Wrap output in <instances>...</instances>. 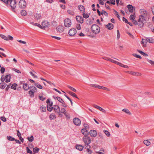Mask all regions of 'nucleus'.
<instances>
[{"mask_svg":"<svg viewBox=\"0 0 154 154\" xmlns=\"http://www.w3.org/2000/svg\"><path fill=\"white\" fill-rule=\"evenodd\" d=\"M53 97L55 99H56V98L57 100L60 103H61V102H63V99L60 97H55L54 96H53Z\"/></svg>","mask_w":154,"mask_h":154,"instance_id":"obj_38","label":"nucleus"},{"mask_svg":"<svg viewBox=\"0 0 154 154\" xmlns=\"http://www.w3.org/2000/svg\"><path fill=\"white\" fill-rule=\"evenodd\" d=\"M140 12L142 14V15H143V16L145 17L146 16L147 14V12L144 9H141L140 10Z\"/></svg>","mask_w":154,"mask_h":154,"instance_id":"obj_24","label":"nucleus"},{"mask_svg":"<svg viewBox=\"0 0 154 154\" xmlns=\"http://www.w3.org/2000/svg\"><path fill=\"white\" fill-rule=\"evenodd\" d=\"M129 12L131 13H132L133 11V7L130 5H129L127 6Z\"/></svg>","mask_w":154,"mask_h":154,"instance_id":"obj_23","label":"nucleus"},{"mask_svg":"<svg viewBox=\"0 0 154 154\" xmlns=\"http://www.w3.org/2000/svg\"><path fill=\"white\" fill-rule=\"evenodd\" d=\"M83 125L84 126V128H83V129H86L89 130V126L88 124H84Z\"/></svg>","mask_w":154,"mask_h":154,"instance_id":"obj_53","label":"nucleus"},{"mask_svg":"<svg viewBox=\"0 0 154 154\" xmlns=\"http://www.w3.org/2000/svg\"><path fill=\"white\" fill-rule=\"evenodd\" d=\"M77 21L79 23L82 24L84 22V19L82 16H77L75 17Z\"/></svg>","mask_w":154,"mask_h":154,"instance_id":"obj_10","label":"nucleus"},{"mask_svg":"<svg viewBox=\"0 0 154 154\" xmlns=\"http://www.w3.org/2000/svg\"><path fill=\"white\" fill-rule=\"evenodd\" d=\"M17 86V84L14 83L12 84L11 87V88L15 90L16 89V87Z\"/></svg>","mask_w":154,"mask_h":154,"instance_id":"obj_31","label":"nucleus"},{"mask_svg":"<svg viewBox=\"0 0 154 154\" xmlns=\"http://www.w3.org/2000/svg\"><path fill=\"white\" fill-rule=\"evenodd\" d=\"M23 88L25 91H27L29 89L30 87H29V85L25 83L23 84Z\"/></svg>","mask_w":154,"mask_h":154,"instance_id":"obj_19","label":"nucleus"},{"mask_svg":"<svg viewBox=\"0 0 154 154\" xmlns=\"http://www.w3.org/2000/svg\"><path fill=\"white\" fill-rule=\"evenodd\" d=\"M29 73L31 75L34 77L35 78H37V76L36 75H35L32 72H30Z\"/></svg>","mask_w":154,"mask_h":154,"instance_id":"obj_63","label":"nucleus"},{"mask_svg":"<svg viewBox=\"0 0 154 154\" xmlns=\"http://www.w3.org/2000/svg\"><path fill=\"white\" fill-rule=\"evenodd\" d=\"M91 86L92 87L94 88H97L100 89H101V86L93 84Z\"/></svg>","mask_w":154,"mask_h":154,"instance_id":"obj_47","label":"nucleus"},{"mask_svg":"<svg viewBox=\"0 0 154 154\" xmlns=\"http://www.w3.org/2000/svg\"><path fill=\"white\" fill-rule=\"evenodd\" d=\"M133 55L134 57H136L138 58L141 59L142 58L141 56L140 55H137V54H133Z\"/></svg>","mask_w":154,"mask_h":154,"instance_id":"obj_58","label":"nucleus"},{"mask_svg":"<svg viewBox=\"0 0 154 154\" xmlns=\"http://www.w3.org/2000/svg\"><path fill=\"white\" fill-rule=\"evenodd\" d=\"M105 27L107 28L109 30H111L113 29L114 26L112 23H109L107 25L105 26Z\"/></svg>","mask_w":154,"mask_h":154,"instance_id":"obj_15","label":"nucleus"},{"mask_svg":"<svg viewBox=\"0 0 154 154\" xmlns=\"http://www.w3.org/2000/svg\"><path fill=\"white\" fill-rule=\"evenodd\" d=\"M38 97L40 100L42 101L45 100L46 99V98L44 97L43 96H39Z\"/></svg>","mask_w":154,"mask_h":154,"instance_id":"obj_55","label":"nucleus"},{"mask_svg":"<svg viewBox=\"0 0 154 154\" xmlns=\"http://www.w3.org/2000/svg\"><path fill=\"white\" fill-rule=\"evenodd\" d=\"M126 72L133 75H136V72L132 71H127Z\"/></svg>","mask_w":154,"mask_h":154,"instance_id":"obj_50","label":"nucleus"},{"mask_svg":"<svg viewBox=\"0 0 154 154\" xmlns=\"http://www.w3.org/2000/svg\"><path fill=\"white\" fill-rule=\"evenodd\" d=\"M53 109L55 112L59 113L60 112V108L59 106L57 105L53 106Z\"/></svg>","mask_w":154,"mask_h":154,"instance_id":"obj_12","label":"nucleus"},{"mask_svg":"<svg viewBox=\"0 0 154 154\" xmlns=\"http://www.w3.org/2000/svg\"><path fill=\"white\" fill-rule=\"evenodd\" d=\"M26 3L24 0H20L19 3V6L20 8H23L26 7Z\"/></svg>","mask_w":154,"mask_h":154,"instance_id":"obj_7","label":"nucleus"},{"mask_svg":"<svg viewBox=\"0 0 154 154\" xmlns=\"http://www.w3.org/2000/svg\"><path fill=\"white\" fill-rule=\"evenodd\" d=\"M49 118L51 120L54 119L56 118V115L53 114H51L49 116Z\"/></svg>","mask_w":154,"mask_h":154,"instance_id":"obj_28","label":"nucleus"},{"mask_svg":"<svg viewBox=\"0 0 154 154\" xmlns=\"http://www.w3.org/2000/svg\"><path fill=\"white\" fill-rule=\"evenodd\" d=\"M34 17L35 19L38 20L41 19V15L40 14H36L35 15Z\"/></svg>","mask_w":154,"mask_h":154,"instance_id":"obj_27","label":"nucleus"},{"mask_svg":"<svg viewBox=\"0 0 154 154\" xmlns=\"http://www.w3.org/2000/svg\"><path fill=\"white\" fill-rule=\"evenodd\" d=\"M76 30L75 28H73L70 29L68 32L69 35L71 36H74L76 33Z\"/></svg>","mask_w":154,"mask_h":154,"instance_id":"obj_9","label":"nucleus"},{"mask_svg":"<svg viewBox=\"0 0 154 154\" xmlns=\"http://www.w3.org/2000/svg\"><path fill=\"white\" fill-rule=\"evenodd\" d=\"M34 85L36 87L40 89H42L43 88L42 86L38 83H35Z\"/></svg>","mask_w":154,"mask_h":154,"instance_id":"obj_29","label":"nucleus"},{"mask_svg":"<svg viewBox=\"0 0 154 154\" xmlns=\"http://www.w3.org/2000/svg\"><path fill=\"white\" fill-rule=\"evenodd\" d=\"M20 13L23 16H25L27 14V12L26 11L24 10H22Z\"/></svg>","mask_w":154,"mask_h":154,"instance_id":"obj_41","label":"nucleus"},{"mask_svg":"<svg viewBox=\"0 0 154 154\" xmlns=\"http://www.w3.org/2000/svg\"><path fill=\"white\" fill-rule=\"evenodd\" d=\"M101 14L102 15H103V14L106 16V17L108 16V13L104 10H102L101 12Z\"/></svg>","mask_w":154,"mask_h":154,"instance_id":"obj_45","label":"nucleus"},{"mask_svg":"<svg viewBox=\"0 0 154 154\" xmlns=\"http://www.w3.org/2000/svg\"><path fill=\"white\" fill-rule=\"evenodd\" d=\"M88 130L86 129H82L81 130L82 133L85 135L87 136L89 134V132L88 131Z\"/></svg>","mask_w":154,"mask_h":154,"instance_id":"obj_14","label":"nucleus"},{"mask_svg":"<svg viewBox=\"0 0 154 154\" xmlns=\"http://www.w3.org/2000/svg\"><path fill=\"white\" fill-rule=\"evenodd\" d=\"M0 36L3 39H4L8 41V38L5 35H4L0 34Z\"/></svg>","mask_w":154,"mask_h":154,"instance_id":"obj_37","label":"nucleus"},{"mask_svg":"<svg viewBox=\"0 0 154 154\" xmlns=\"http://www.w3.org/2000/svg\"><path fill=\"white\" fill-rule=\"evenodd\" d=\"M122 111L125 112L127 114L129 115L131 114V113L128 109H124L122 110Z\"/></svg>","mask_w":154,"mask_h":154,"instance_id":"obj_35","label":"nucleus"},{"mask_svg":"<svg viewBox=\"0 0 154 154\" xmlns=\"http://www.w3.org/2000/svg\"><path fill=\"white\" fill-rule=\"evenodd\" d=\"M60 112L63 113L65 116H66V112L65 108H62L61 109V111H60Z\"/></svg>","mask_w":154,"mask_h":154,"instance_id":"obj_43","label":"nucleus"},{"mask_svg":"<svg viewBox=\"0 0 154 154\" xmlns=\"http://www.w3.org/2000/svg\"><path fill=\"white\" fill-rule=\"evenodd\" d=\"M82 139L85 144H89L91 142V138L87 136H84Z\"/></svg>","mask_w":154,"mask_h":154,"instance_id":"obj_6","label":"nucleus"},{"mask_svg":"<svg viewBox=\"0 0 154 154\" xmlns=\"http://www.w3.org/2000/svg\"><path fill=\"white\" fill-rule=\"evenodd\" d=\"M110 61L111 62L114 63L115 64H116L117 65H118V63L119 62L113 59H110Z\"/></svg>","mask_w":154,"mask_h":154,"instance_id":"obj_56","label":"nucleus"},{"mask_svg":"<svg viewBox=\"0 0 154 154\" xmlns=\"http://www.w3.org/2000/svg\"><path fill=\"white\" fill-rule=\"evenodd\" d=\"M67 12L69 14L72 16H73L75 14V13L73 11L70 10H69L67 11Z\"/></svg>","mask_w":154,"mask_h":154,"instance_id":"obj_42","label":"nucleus"},{"mask_svg":"<svg viewBox=\"0 0 154 154\" xmlns=\"http://www.w3.org/2000/svg\"><path fill=\"white\" fill-rule=\"evenodd\" d=\"M73 122L75 125L78 126H79L81 124V120L78 118H74L73 120Z\"/></svg>","mask_w":154,"mask_h":154,"instance_id":"obj_8","label":"nucleus"},{"mask_svg":"<svg viewBox=\"0 0 154 154\" xmlns=\"http://www.w3.org/2000/svg\"><path fill=\"white\" fill-rule=\"evenodd\" d=\"M147 42L151 43H154V39L152 38L146 37Z\"/></svg>","mask_w":154,"mask_h":154,"instance_id":"obj_22","label":"nucleus"},{"mask_svg":"<svg viewBox=\"0 0 154 154\" xmlns=\"http://www.w3.org/2000/svg\"><path fill=\"white\" fill-rule=\"evenodd\" d=\"M72 24V22L70 19L68 18L65 19L64 20V25L66 27H69Z\"/></svg>","mask_w":154,"mask_h":154,"instance_id":"obj_4","label":"nucleus"},{"mask_svg":"<svg viewBox=\"0 0 154 154\" xmlns=\"http://www.w3.org/2000/svg\"><path fill=\"white\" fill-rule=\"evenodd\" d=\"M69 93L71 96L74 97H75L76 98H78V97L77 96V95L75 94V93L72 92V91H69Z\"/></svg>","mask_w":154,"mask_h":154,"instance_id":"obj_33","label":"nucleus"},{"mask_svg":"<svg viewBox=\"0 0 154 154\" xmlns=\"http://www.w3.org/2000/svg\"><path fill=\"white\" fill-rule=\"evenodd\" d=\"M143 143L147 146H149L151 144L149 141L147 140H144L143 141Z\"/></svg>","mask_w":154,"mask_h":154,"instance_id":"obj_30","label":"nucleus"},{"mask_svg":"<svg viewBox=\"0 0 154 154\" xmlns=\"http://www.w3.org/2000/svg\"><path fill=\"white\" fill-rule=\"evenodd\" d=\"M78 8L80 11H82L84 12L85 11V8L82 5H79L78 6Z\"/></svg>","mask_w":154,"mask_h":154,"instance_id":"obj_26","label":"nucleus"},{"mask_svg":"<svg viewBox=\"0 0 154 154\" xmlns=\"http://www.w3.org/2000/svg\"><path fill=\"white\" fill-rule=\"evenodd\" d=\"M89 134L91 137H95L97 136V132L95 130H91L89 132Z\"/></svg>","mask_w":154,"mask_h":154,"instance_id":"obj_11","label":"nucleus"},{"mask_svg":"<svg viewBox=\"0 0 154 154\" xmlns=\"http://www.w3.org/2000/svg\"><path fill=\"white\" fill-rule=\"evenodd\" d=\"M34 92H33L32 91H28V93L29 95V96L31 97H34Z\"/></svg>","mask_w":154,"mask_h":154,"instance_id":"obj_32","label":"nucleus"},{"mask_svg":"<svg viewBox=\"0 0 154 154\" xmlns=\"http://www.w3.org/2000/svg\"><path fill=\"white\" fill-rule=\"evenodd\" d=\"M76 148L80 151L82 150L84 148V146L81 145H76L75 146Z\"/></svg>","mask_w":154,"mask_h":154,"instance_id":"obj_20","label":"nucleus"},{"mask_svg":"<svg viewBox=\"0 0 154 154\" xmlns=\"http://www.w3.org/2000/svg\"><path fill=\"white\" fill-rule=\"evenodd\" d=\"M26 152L28 153L32 154V151L28 147H26Z\"/></svg>","mask_w":154,"mask_h":154,"instance_id":"obj_49","label":"nucleus"},{"mask_svg":"<svg viewBox=\"0 0 154 154\" xmlns=\"http://www.w3.org/2000/svg\"><path fill=\"white\" fill-rule=\"evenodd\" d=\"M47 110L49 112H51L53 109V107L52 106H47Z\"/></svg>","mask_w":154,"mask_h":154,"instance_id":"obj_48","label":"nucleus"},{"mask_svg":"<svg viewBox=\"0 0 154 154\" xmlns=\"http://www.w3.org/2000/svg\"><path fill=\"white\" fill-rule=\"evenodd\" d=\"M147 61L151 65H154V61L151 60H149L147 59Z\"/></svg>","mask_w":154,"mask_h":154,"instance_id":"obj_61","label":"nucleus"},{"mask_svg":"<svg viewBox=\"0 0 154 154\" xmlns=\"http://www.w3.org/2000/svg\"><path fill=\"white\" fill-rule=\"evenodd\" d=\"M137 51L138 52L140 53L142 55H143L144 56H148V55L147 54H146L143 51H142L140 50H137Z\"/></svg>","mask_w":154,"mask_h":154,"instance_id":"obj_34","label":"nucleus"},{"mask_svg":"<svg viewBox=\"0 0 154 154\" xmlns=\"http://www.w3.org/2000/svg\"><path fill=\"white\" fill-rule=\"evenodd\" d=\"M113 10L114 12H115V13H114L115 14L116 16H117V17L120 20V16H119V14L116 11V10H115V9H113Z\"/></svg>","mask_w":154,"mask_h":154,"instance_id":"obj_46","label":"nucleus"},{"mask_svg":"<svg viewBox=\"0 0 154 154\" xmlns=\"http://www.w3.org/2000/svg\"><path fill=\"white\" fill-rule=\"evenodd\" d=\"M94 107H95V108H96L100 111H102V112L105 113L106 112V111L104 109H103L101 107L97 105H94Z\"/></svg>","mask_w":154,"mask_h":154,"instance_id":"obj_17","label":"nucleus"},{"mask_svg":"<svg viewBox=\"0 0 154 154\" xmlns=\"http://www.w3.org/2000/svg\"><path fill=\"white\" fill-rule=\"evenodd\" d=\"M100 89H102L104 90H106L107 91H110V89L109 88H108L106 87H103V86H101Z\"/></svg>","mask_w":154,"mask_h":154,"instance_id":"obj_59","label":"nucleus"},{"mask_svg":"<svg viewBox=\"0 0 154 154\" xmlns=\"http://www.w3.org/2000/svg\"><path fill=\"white\" fill-rule=\"evenodd\" d=\"M7 84L5 82L0 83V88L4 89L6 86Z\"/></svg>","mask_w":154,"mask_h":154,"instance_id":"obj_25","label":"nucleus"},{"mask_svg":"<svg viewBox=\"0 0 154 154\" xmlns=\"http://www.w3.org/2000/svg\"><path fill=\"white\" fill-rule=\"evenodd\" d=\"M76 28L78 30H79L81 29V25L80 24H77L76 25Z\"/></svg>","mask_w":154,"mask_h":154,"instance_id":"obj_62","label":"nucleus"},{"mask_svg":"<svg viewBox=\"0 0 154 154\" xmlns=\"http://www.w3.org/2000/svg\"><path fill=\"white\" fill-rule=\"evenodd\" d=\"M130 19L131 20H134L135 18V15L134 14H132L129 17Z\"/></svg>","mask_w":154,"mask_h":154,"instance_id":"obj_51","label":"nucleus"},{"mask_svg":"<svg viewBox=\"0 0 154 154\" xmlns=\"http://www.w3.org/2000/svg\"><path fill=\"white\" fill-rule=\"evenodd\" d=\"M147 42V41L146 38V39H142V41L140 43L141 44L143 45V47H145L146 46V43Z\"/></svg>","mask_w":154,"mask_h":154,"instance_id":"obj_16","label":"nucleus"},{"mask_svg":"<svg viewBox=\"0 0 154 154\" xmlns=\"http://www.w3.org/2000/svg\"><path fill=\"white\" fill-rule=\"evenodd\" d=\"M92 32L95 34H98L100 32V27L96 24H93L91 28Z\"/></svg>","mask_w":154,"mask_h":154,"instance_id":"obj_2","label":"nucleus"},{"mask_svg":"<svg viewBox=\"0 0 154 154\" xmlns=\"http://www.w3.org/2000/svg\"><path fill=\"white\" fill-rule=\"evenodd\" d=\"M29 89H30V91H31L34 93L36 92H37V89L34 86H30V88Z\"/></svg>","mask_w":154,"mask_h":154,"instance_id":"obj_21","label":"nucleus"},{"mask_svg":"<svg viewBox=\"0 0 154 154\" xmlns=\"http://www.w3.org/2000/svg\"><path fill=\"white\" fill-rule=\"evenodd\" d=\"M7 138V139L10 141H12L15 140V139L13 137L11 136H8Z\"/></svg>","mask_w":154,"mask_h":154,"instance_id":"obj_40","label":"nucleus"},{"mask_svg":"<svg viewBox=\"0 0 154 154\" xmlns=\"http://www.w3.org/2000/svg\"><path fill=\"white\" fill-rule=\"evenodd\" d=\"M11 78V75L10 74H8L5 76V82L8 83L10 82V79Z\"/></svg>","mask_w":154,"mask_h":154,"instance_id":"obj_18","label":"nucleus"},{"mask_svg":"<svg viewBox=\"0 0 154 154\" xmlns=\"http://www.w3.org/2000/svg\"><path fill=\"white\" fill-rule=\"evenodd\" d=\"M50 24L49 22L46 20L43 21L42 23L41 29H45L49 26Z\"/></svg>","mask_w":154,"mask_h":154,"instance_id":"obj_3","label":"nucleus"},{"mask_svg":"<svg viewBox=\"0 0 154 154\" xmlns=\"http://www.w3.org/2000/svg\"><path fill=\"white\" fill-rule=\"evenodd\" d=\"M104 133L107 136L109 137L110 136V133L108 131L106 130H104L103 131Z\"/></svg>","mask_w":154,"mask_h":154,"instance_id":"obj_36","label":"nucleus"},{"mask_svg":"<svg viewBox=\"0 0 154 154\" xmlns=\"http://www.w3.org/2000/svg\"><path fill=\"white\" fill-rule=\"evenodd\" d=\"M10 2V5L11 7L12 10L14 12H15V9L16 7V0H9V2Z\"/></svg>","mask_w":154,"mask_h":154,"instance_id":"obj_5","label":"nucleus"},{"mask_svg":"<svg viewBox=\"0 0 154 154\" xmlns=\"http://www.w3.org/2000/svg\"><path fill=\"white\" fill-rule=\"evenodd\" d=\"M5 68L4 67H1L0 69L1 73L2 74L4 73L5 72Z\"/></svg>","mask_w":154,"mask_h":154,"instance_id":"obj_60","label":"nucleus"},{"mask_svg":"<svg viewBox=\"0 0 154 154\" xmlns=\"http://www.w3.org/2000/svg\"><path fill=\"white\" fill-rule=\"evenodd\" d=\"M145 20V17L143 15L139 16L138 20V25L140 28H142L144 26V21Z\"/></svg>","mask_w":154,"mask_h":154,"instance_id":"obj_1","label":"nucleus"},{"mask_svg":"<svg viewBox=\"0 0 154 154\" xmlns=\"http://www.w3.org/2000/svg\"><path fill=\"white\" fill-rule=\"evenodd\" d=\"M27 139L29 141L31 142L34 140V137L32 135L30 137H28Z\"/></svg>","mask_w":154,"mask_h":154,"instance_id":"obj_44","label":"nucleus"},{"mask_svg":"<svg viewBox=\"0 0 154 154\" xmlns=\"http://www.w3.org/2000/svg\"><path fill=\"white\" fill-rule=\"evenodd\" d=\"M83 16L84 18H87L89 17V16L88 14H85L84 12L83 14Z\"/></svg>","mask_w":154,"mask_h":154,"instance_id":"obj_52","label":"nucleus"},{"mask_svg":"<svg viewBox=\"0 0 154 154\" xmlns=\"http://www.w3.org/2000/svg\"><path fill=\"white\" fill-rule=\"evenodd\" d=\"M39 149L37 147H35L33 149V151L35 153H37L38 152Z\"/></svg>","mask_w":154,"mask_h":154,"instance_id":"obj_54","label":"nucleus"},{"mask_svg":"<svg viewBox=\"0 0 154 154\" xmlns=\"http://www.w3.org/2000/svg\"><path fill=\"white\" fill-rule=\"evenodd\" d=\"M56 29L57 32H62L64 30V27L62 26H59L56 28Z\"/></svg>","mask_w":154,"mask_h":154,"instance_id":"obj_13","label":"nucleus"},{"mask_svg":"<svg viewBox=\"0 0 154 154\" xmlns=\"http://www.w3.org/2000/svg\"><path fill=\"white\" fill-rule=\"evenodd\" d=\"M4 122H5L6 121V118L3 116L1 117L0 118Z\"/></svg>","mask_w":154,"mask_h":154,"instance_id":"obj_64","label":"nucleus"},{"mask_svg":"<svg viewBox=\"0 0 154 154\" xmlns=\"http://www.w3.org/2000/svg\"><path fill=\"white\" fill-rule=\"evenodd\" d=\"M40 109H41L42 112H44L46 111V107L44 106H42L40 107Z\"/></svg>","mask_w":154,"mask_h":154,"instance_id":"obj_39","label":"nucleus"},{"mask_svg":"<svg viewBox=\"0 0 154 154\" xmlns=\"http://www.w3.org/2000/svg\"><path fill=\"white\" fill-rule=\"evenodd\" d=\"M68 87L72 91H73L75 92H76V90L74 88L72 87H71L70 86H68Z\"/></svg>","mask_w":154,"mask_h":154,"instance_id":"obj_57","label":"nucleus"}]
</instances>
